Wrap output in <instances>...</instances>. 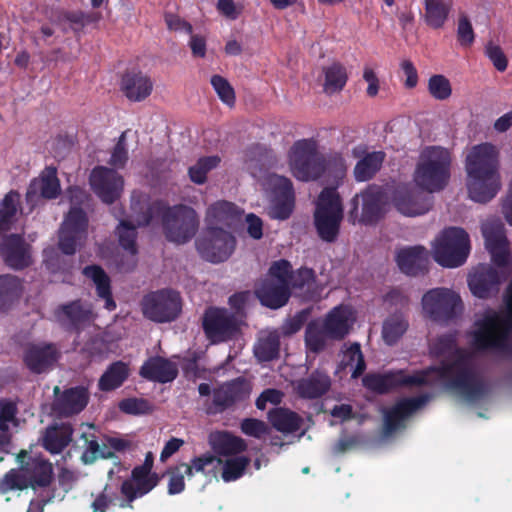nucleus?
Listing matches in <instances>:
<instances>
[{
    "instance_id": "f257e3e1",
    "label": "nucleus",
    "mask_w": 512,
    "mask_h": 512,
    "mask_svg": "<svg viewBox=\"0 0 512 512\" xmlns=\"http://www.w3.org/2000/svg\"><path fill=\"white\" fill-rule=\"evenodd\" d=\"M431 375L445 381L448 388L459 392L468 401H479L487 394L485 381L476 374L470 358L460 349H456L455 359L442 361L438 366H430L412 374H406L404 370L366 374L362 378V385L375 394L385 395L399 387L431 385Z\"/></svg>"
},
{
    "instance_id": "f03ea898",
    "label": "nucleus",
    "mask_w": 512,
    "mask_h": 512,
    "mask_svg": "<svg viewBox=\"0 0 512 512\" xmlns=\"http://www.w3.org/2000/svg\"><path fill=\"white\" fill-rule=\"evenodd\" d=\"M499 152L491 143L475 145L466 157L467 190L471 200L487 203L499 189Z\"/></svg>"
},
{
    "instance_id": "7ed1b4c3",
    "label": "nucleus",
    "mask_w": 512,
    "mask_h": 512,
    "mask_svg": "<svg viewBox=\"0 0 512 512\" xmlns=\"http://www.w3.org/2000/svg\"><path fill=\"white\" fill-rule=\"evenodd\" d=\"M154 222H160L165 239L177 245L186 244L194 238L200 225L193 207L184 204L169 206L162 200L151 202L137 216L138 226H147Z\"/></svg>"
},
{
    "instance_id": "20e7f679",
    "label": "nucleus",
    "mask_w": 512,
    "mask_h": 512,
    "mask_svg": "<svg viewBox=\"0 0 512 512\" xmlns=\"http://www.w3.org/2000/svg\"><path fill=\"white\" fill-rule=\"evenodd\" d=\"M506 309L502 315L496 311H488L474 323L472 344L478 352H507L510 350L509 334L512 327V280L506 289Z\"/></svg>"
},
{
    "instance_id": "39448f33",
    "label": "nucleus",
    "mask_w": 512,
    "mask_h": 512,
    "mask_svg": "<svg viewBox=\"0 0 512 512\" xmlns=\"http://www.w3.org/2000/svg\"><path fill=\"white\" fill-rule=\"evenodd\" d=\"M449 151L438 146L426 147L420 153L414 169L413 181L416 187L428 193H437L447 187L450 178Z\"/></svg>"
},
{
    "instance_id": "423d86ee",
    "label": "nucleus",
    "mask_w": 512,
    "mask_h": 512,
    "mask_svg": "<svg viewBox=\"0 0 512 512\" xmlns=\"http://www.w3.org/2000/svg\"><path fill=\"white\" fill-rule=\"evenodd\" d=\"M343 221V203L337 188L325 187L318 196L313 212V226L319 239L327 244L337 241Z\"/></svg>"
},
{
    "instance_id": "0eeeda50",
    "label": "nucleus",
    "mask_w": 512,
    "mask_h": 512,
    "mask_svg": "<svg viewBox=\"0 0 512 512\" xmlns=\"http://www.w3.org/2000/svg\"><path fill=\"white\" fill-rule=\"evenodd\" d=\"M69 193L72 206L60 228L58 245L66 255H74L77 247L86 239L89 220L82 206L89 200V195L78 187L70 188Z\"/></svg>"
},
{
    "instance_id": "6e6552de",
    "label": "nucleus",
    "mask_w": 512,
    "mask_h": 512,
    "mask_svg": "<svg viewBox=\"0 0 512 512\" xmlns=\"http://www.w3.org/2000/svg\"><path fill=\"white\" fill-rule=\"evenodd\" d=\"M469 249V236L463 228H444L436 238L432 257L443 267L456 268L466 262Z\"/></svg>"
},
{
    "instance_id": "1a4fd4ad",
    "label": "nucleus",
    "mask_w": 512,
    "mask_h": 512,
    "mask_svg": "<svg viewBox=\"0 0 512 512\" xmlns=\"http://www.w3.org/2000/svg\"><path fill=\"white\" fill-rule=\"evenodd\" d=\"M289 167L293 176L302 182L319 179L324 171V160L318 156L317 142L296 140L289 151Z\"/></svg>"
},
{
    "instance_id": "9d476101",
    "label": "nucleus",
    "mask_w": 512,
    "mask_h": 512,
    "mask_svg": "<svg viewBox=\"0 0 512 512\" xmlns=\"http://www.w3.org/2000/svg\"><path fill=\"white\" fill-rule=\"evenodd\" d=\"M140 307L146 319L154 323H170L182 312V299L175 290H156L143 297Z\"/></svg>"
},
{
    "instance_id": "9b49d317",
    "label": "nucleus",
    "mask_w": 512,
    "mask_h": 512,
    "mask_svg": "<svg viewBox=\"0 0 512 512\" xmlns=\"http://www.w3.org/2000/svg\"><path fill=\"white\" fill-rule=\"evenodd\" d=\"M241 318L224 307H208L202 316V330L211 343H225L240 333Z\"/></svg>"
},
{
    "instance_id": "f8f14e48",
    "label": "nucleus",
    "mask_w": 512,
    "mask_h": 512,
    "mask_svg": "<svg viewBox=\"0 0 512 512\" xmlns=\"http://www.w3.org/2000/svg\"><path fill=\"white\" fill-rule=\"evenodd\" d=\"M197 253L202 259L213 264L227 261L235 249V238L225 229L212 227L203 229L200 237L196 238Z\"/></svg>"
},
{
    "instance_id": "ddd939ff",
    "label": "nucleus",
    "mask_w": 512,
    "mask_h": 512,
    "mask_svg": "<svg viewBox=\"0 0 512 512\" xmlns=\"http://www.w3.org/2000/svg\"><path fill=\"white\" fill-rule=\"evenodd\" d=\"M423 310L431 320L448 322L457 317L462 310V300L453 290L435 288L424 294Z\"/></svg>"
},
{
    "instance_id": "4468645a",
    "label": "nucleus",
    "mask_w": 512,
    "mask_h": 512,
    "mask_svg": "<svg viewBox=\"0 0 512 512\" xmlns=\"http://www.w3.org/2000/svg\"><path fill=\"white\" fill-rule=\"evenodd\" d=\"M267 184L270 192L268 208L270 219H289L295 207L293 182L285 176L271 174L268 176Z\"/></svg>"
},
{
    "instance_id": "2eb2a0df",
    "label": "nucleus",
    "mask_w": 512,
    "mask_h": 512,
    "mask_svg": "<svg viewBox=\"0 0 512 512\" xmlns=\"http://www.w3.org/2000/svg\"><path fill=\"white\" fill-rule=\"evenodd\" d=\"M383 193L379 187L369 186L350 200L349 219L366 225L379 222L382 217Z\"/></svg>"
},
{
    "instance_id": "dca6fc26",
    "label": "nucleus",
    "mask_w": 512,
    "mask_h": 512,
    "mask_svg": "<svg viewBox=\"0 0 512 512\" xmlns=\"http://www.w3.org/2000/svg\"><path fill=\"white\" fill-rule=\"evenodd\" d=\"M430 194L417 186L401 184L394 189L392 203L402 215L416 217L430 211L432 207Z\"/></svg>"
},
{
    "instance_id": "f3484780",
    "label": "nucleus",
    "mask_w": 512,
    "mask_h": 512,
    "mask_svg": "<svg viewBox=\"0 0 512 512\" xmlns=\"http://www.w3.org/2000/svg\"><path fill=\"white\" fill-rule=\"evenodd\" d=\"M160 479L161 476L157 472H152L151 469L133 467L131 478L121 482L120 493L124 501L120 503V507L133 509V502L156 488Z\"/></svg>"
},
{
    "instance_id": "a211bd4d",
    "label": "nucleus",
    "mask_w": 512,
    "mask_h": 512,
    "mask_svg": "<svg viewBox=\"0 0 512 512\" xmlns=\"http://www.w3.org/2000/svg\"><path fill=\"white\" fill-rule=\"evenodd\" d=\"M251 392L250 384L244 377L234 378L213 389L212 404L207 407L208 415L220 414L238 402L246 400Z\"/></svg>"
},
{
    "instance_id": "6ab92c4d",
    "label": "nucleus",
    "mask_w": 512,
    "mask_h": 512,
    "mask_svg": "<svg viewBox=\"0 0 512 512\" xmlns=\"http://www.w3.org/2000/svg\"><path fill=\"white\" fill-rule=\"evenodd\" d=\"M61 193L60 181L57 168L47 166L41 171L40 176L29 182L26 192V203L29 213L38 207L42 200H53Z\"/></svg>"
},
{
    "instance_id": "aec40b11",
    "label": "nucleus",
    "mask_w": 512,
    "mask_h": 512,
    "mask_svg": "<svg viewBox=\"0 0 512 512\" xmlns=\"http://www.w3.org/2000/svg\"><path fill=\"white\" fill-rule=\"evenodd\" d=\"M90 186L102 202L112 204L121 196L123 178L113 168L96 166L90 174Z\"/></svg>"
},
{
    "instance_id": "412c9836",
    "label": "nucleus",
    "mask_w": 512,
    "mask_h": 512,
    "mask_svg": "<svg viewBox=\"0 0 512 512\" xmlns=\"http://www.w3.org/2000/svg\"><path fill=\"white\" fill-rule=\"evenodd\" d=\"M481 233L485 239L486 249L491 254L493 264L498 267L509 265V244L505 236L503 222L500 220L486 221L481 225Z\"/></svg>"
},
{
    "instance_id": "4be33fe9",
    "label": "nucleus",
    "mask_w": 512,
    "mask_h": 512,
    "mask_svg": "<svg viewBox=\"0 0 512 512\" xmlns=\"http://www.w3.org/2000/svg\"><path fill=\"white\" fill-rule=\"evenodd\" d=\"M59 359L54 343H29L23 350V364L35 375L49 371Z\"/></svg>"
},
{
    "instance_id": "5701e85b",
    "label": "nucleus",
    "mask_w": 512,
    "mask_h": 512,
    "mask_svg": "<svg viewBox=\"0 0 512 512\" xmlns=\"http://www.w3.org/2000/svg\"><path fill=\"white\" fill-rule=\"evenodd\" d=\"M430 394H420L403 398L384 413V432L390 435L402 426V423L430 401Z\"/></svg>"
},
{
    "instance_id": "b1692460",
    "label": "nucleus",
    "mask_w": 512,
    "mask_h": 512,
    "mask_svg": "<svg viewBox=\"0 0 512 512\" xmlns=\"http://www.w3.org/2000/svg\"><path fill=\"white\" fill-rule=\"evenodd\" d=\"M0 254L5 265L15 271H22L33 262L30 245L16 233L4 236L0 243Z\"/></svg>"
},
{
    "instance_id": "393cba45",
    "label": "nucleus",
    "mask_w": 512,
    "mask_h": 512,
    "mask_svg": "<svg viewBox=\"0 0 512 512\" xmlns=\"http://www.w3.org/2000/svg\"><path fill=\"white\" fill-rule=\"evenodd\" d=\"M73 431L71 422L63 420L53 421L42 433L41 447L53 455H58L70 445Z\"/></svg>"
},
{
    "instance_id": "a878e982",
    "label": "nucleus",
    "mask_w": 512,
    "mask_h": 512,
    "mask_svg": "<svg viewBox=\"0 0 512 512\" xmlns=\"http://www.w3.org/2000/svg\"><path fill=\"white\" fill-rule=\"evenodd\" d=\"M91 311L82 300H72L54 310V318L66 331L79 333L83 324L90 321Z\"/></svg>"
},
{
    "instance_id": "bb28decb",
    "label": "nucleus",
    "mask_w": 512,
    "mask_h": 512,
    "mask_svg": "<svg viewBox=\"0 0 512 512\" xmlns=\"http://www.w3.org/2000/svg\"><path fill=\"white\" fill-rule=\"evenodd\" d=\"M395 261L399 270L405 275H423L429 265V253L420 245L401 248L395 256Z\"/></svg>"
},
{
    "instance_id": "cd10ccee",
    "label": "nucleus",
    "mask_w": 512,
    "mask_h": 512,
    "mask_svg": "<svg viewBox=\"0 0 512 512\" xmlns=\"http://www.w3.org/2000/svg\"><path fill=\"white\" fill-rule=\"evenodd\" d=\"M120 89L132 102H141L152 93L153 82L150 77L138 70H128L122 74Z\"/></svg>"
},
{
    "instance_id": "c85d7f7f",
    "label": "nucleus",
    "mask_w": 512,
    "mask_h": 512,
    "mask_svg": "<svg viewBox=\"0 0 512 512\" xmlns=\"http://www.w3.org/2000/svg\"><path fill=\"white\" fill-rule=\"evenodd\" d=\"M139 375L148 381L166 384L177 378L178 368L176 363L167 358L153 356L141 365Z\"/></svg>"
},
{
    "instance_id": "c756f323",
    "label": "nucleus",
    "mask_w": 512,
    "mask_h": 512,
    "mask_svg": "<svg viewBox=\"0 0 512 512\" xmlns=\"http://www.w3.org/2000/svg\"><path fill=\"white\" fill-rule=\"evenodd\" d=\"M89 402V392L82 386L66 389L53 402V411L58 416H73L81 413Z\"/></svg>"
},
{
    "instance_id": "7c9ffc66",
    "label": "nucleus",
    "mask_w": 512,
    "mask_h": 512,
    "mask_svg": "<svg viewBox=\"0 0 512 512\" xmlns=\"http://www.w3.org/2000/svg\"><path fill=\"white\" fill-rule=\"evenodd\" d=\"M319 323L332 336V341H341L350 333L353 325L352 311L350 307L344 305L333 307L323 322Z\"/></svg>"
},
{
    "instance_id": "2f4dec72",
    "label": "nucleus",
    "mask_w": 512,
    "mask_h": 512,
    "mask_svg": "<svg viewBox=\"0 0 512 512\" xmlns=\"http://www.w3.org/2000/svg\"><path fill=\"white\" fill-rule=\"evenodd\" d=\"M500 282L501 276L496 268L482 265L469 276L468 286L474 296L486 299L493 291H498Z\"/></svg>"
},
{
    "instance_id": "473e14b6",
    "label": "nucleus",
    "mask_w": 512,
    "mask_h": 512,
    "mask_svg": "<svg viewBox=\"0 0 512 512\" xmlns=\"http://www.w3.org/2000/svg\"><path fill=\"white\" fill-rule=\"evenodd\" d=\"M240 219V210L236 204L221 200L207 208L206 228L223 229L231 228Z\"/></svg>"
},
{
    "instance_id": "72a5a7b5",
    "label": "nucleus",
    "mask_w": 512,
    "mask_h": 512,
    "mask_svg": "<svg viewBox=\"0 0 512 512\" xmlns=\"http://www.w3.org/2000/svg\"><path fill=\"white\" fill-rule=\"evenodd\" d=\"M354 156L358 158L354 167V177L356 182H368L372 180L377 172L381 170L382 164L386 160V153L382 150L366 152L362 154L354 149Z\"/></svg>"
},
{
    "instance_id": "f704fd0d",
    "label": "nucleus",
    "mask_w": 512,
    "mask_h": 512,
    "mask_svg": "<svg viewBox=\"0 0 512 512\" xmlns=\"http://www.w3.org/2000/svg\"><path fill=\"white\" fill-rule=\"evenodd\" d=\"M290 293L289 285L272 280H262L256 289V297L261 304L274 310L287 304Z\"/></svg>"
},
{
    "instance_id": "c9c22d12",
    "label": "nucleus",
    "mask_w": 512,
    "mask_h": 512,
    "mask_svg": "<svg viewBox=\"0 0 512 512\" xmlns=\"http://www.w3.org/2000/svg\"><path fill=\"white\" fill-rule=\"evenodd\" d=\"M83 275L94 282L97 297L104 300V307H106L108 311L115 310L116 303L111 293L110 278L103 268L97 264L85 266Z\"/></svg>"
},
{
    "instance_id": "e433bc0d",
    "label": "nucleus",
    "mask_w": 512,
    "mask_h": 512,
    "mask_svg": "<svg viewBox=\"0 0 512 512\" xmlns=\"http://www.w3.org/2000/svg\"><path fill=\"white\" fill-rule=\"evenodd\" d=\"M24 471L27 473L28 483L31 488H46L52 483L53 466L48 460L41 457L30 458Z\"/></svg>"
},
{
    "instance_id": "4c0bfd02",
    "label": "nucleus",
    "mask_w": 512,
    "mask_h": 512,
    "mask_svg": "<svg viewBox=\"0 0 512 512\" xmlns=\"http://www.w3.org/2000/svg\"><path fill=\"white\" fill-rule=\"evenodd\" d=\"M211 444L213 451L219 456L238 457L247 449L245 440L239 436H234L228 431H219L212 435Z\"/></svg>"
},
{
    "instance_id": "58836bf2",
    "label": "nucleus",
    "mask_w": 512,
    "mask_h": 512,
    "mask_svg": "<svg viewBox=\"0 0 512 512\" xmlns=\"http://www.w3.org/2000/svg\"><path fill=\"white\" fill-rule=\"evenodd\" d=\"M331 387V379L327 374L318 370L302 378L298 384V393L301 398L313 400L326 394Z\"/></svg>"
},
{
    "instance_id": "ea45409f",
    "label": "nucleus",
    "mask_w": 512,
    "mask_h": 512,
    "mask_svg": "<svg viewBox=\"0 0 512 512\" xmlns=\"http://www.w3.org/2000/svg\"><path fill=\"white\" fill-rule=\"evenodd\" d=\"M129 376V367L127 363L115 361L109 364L108 368L98 379V390L109 392L119 389L126 382Z\"/></svg>"
},
{
    "instance_id": "a19ab883",
    "label": "nucleus",
    "mask_w": 512,
    "mask_h": 512,
    "mask_svg": "<svg viewBox=\"0 0 512 512\" xmlns=\"http://www.w3.org/2000/svg\"><path fill=\"white\" fill-rule=\"evenodd\" d=\"M268 420L276 431L294 433L300 430L302 419L299 414L286 408H275L268 413Z\"/></svg>"
},
{
    "instance_id": "79ce46f5",
    "label": "nucleus",
    "mask_w": 512,
    "mask_h": 512,
    "mask_svg": "<svg viewBox=\"0 0 512 512\" xmlns=\"http://www.w3.org/2000/svg\"><path fill=\"white\" fill-rule=\"evenodd\" d=\"M451 6L445 0H424V22L432 29H441L448 21Z\"/></svg>"
},
{
    "instance_id": "37998d69",
    "label": "nucleus",
    "mask_w": 512,
    "mask_h": 512,
    "mask_svg": "<svg viewBox=\"0 0 512 512\" xmlns=\"http://www.w3.org/2000/svg\"><path fill=\"white\" fill-rule=\"evenodd\" d=\"M281 340L277 331L268 332L258 337L254 346V354L258 361L269 362L277 359Z\"/></svg>"
},
{
    "instance_id": "c03bdc74",
    "label": "nucleus",
    "mask_w": 512,
    "mask_h": 512,
    "mask_svg": "<svg viewBox=\"0 0 512 512\" xmlns=\"http://www.w3.org/2000/svg\"><path fill=\"white\" fill-rule=\"evenodd\" d=\"M332 341V336L326 329L320 326V322L312 321L307 324L305 331V345L312 353H321L327 347V342Z\"/></svg>"
},
{
    "instance_id": "a18cd8bd",
    "label": "nucleus",
    "mask_w": 512,
    "mask_h": 512,
    "mask_svg": "<svg viewBox=\"0 0 512 512\" xmlns=\"http://www.w3.org/2000/svg\"><path fill=\"white\" fill-rule=\"evenodd\" d=\"M324 92L335 94L342 91L347 82L346 68L340 62H332L330 66L324 67Z\"/></svg>"
},
{
    "instance_id": "49530a36",
    "label": "nucleus",
    "mask_w": 512,
    "mask_h": 512,
    "mask_svg": "<svg viewBox=\"0 0 512 512\" xmlns=\"http://www.w3.org/2000/svg\"><path fill=\"white\" fill-rule=\"evenodd\" d=\"M339 367L340 369L354 367L351 373V377L354 379L363 375L367 366L365 365L361 345L358 342L351 343L350 346L345 349Z\"/></svg>"
},
{
    "instance_id": "de8ad7c7",
    "label": "nucleus",
    "mask_w": 512,
    "mask_h": 512,
    "mask_svg": "<svg viewBox=\"0 0 512 512\" xmlns=\"http://www.w3.org/2000/svg\"><path fill=\"white\" fill-rule=\"evenodd\" d=\"M21 292V280L10 274L0 275V311L7 309Z\"/></svg>"
},
{
    "instance_id": "09e8293b",
    "label": "nucleus",
    "mask_w": 512,
    "mask_h": 512,
    "mask_svg": "<svg viewBox=\"0 0 512 512\" xmlns=\"http://www.w3.org/2000/svg\"><path fill=\"white\" fill-rule=\"evenodd\" d=\"M408 322L404 315L393 314L382 324V338L388 345H394L406 333Z\"/></svg>"
},
{
    "instance_id": "8fccbe9b",
    "label": "nucleus",
    "mask_w": 512,
    "mask_h": 512,
    "mask_svg": "<svg viewBox=\"0 0 512 512\" xmlns=\"http://www.w3.org/2000/svg\"><path fill=\"white\" fill-rule=\"evenodd\" d=\"M220 163L218 156H205L198 159L194 166L189 167L188 175L190 181L195 184H203L207 181V174Z\"/></svg>"
},
{
    "instance_id": "3c124183",
    "label": "nucleus",
    "mask_w": 512,
    "mask_h": 512,
    "mask_svg": "<svg viewBox=\"0 0 512 512\" xmlns=\"http://www.w3.org/2000/svg\"><path fill=\"white\" fill-rule=\"evenodd\" d=\"M250 459L246 456H234L227 459L222 466L221 478L225 482H232L243 476Z\"/></svg>"
},
{
    "instance_id": "603ef678",
    "label": "nucleus",
    "mask_w": 512,
    "mask_h": 512,
    "mask_svg": "<svg viewBox=\"0 0 512 512\" xmlns=\"http://www.w3.org/2000/svg\"><path fill=\"white\" fill-rule=\"evenodd\" d=\"M315 286V272L311 268L302 267L292 274L289 280L290 291L310 292Z\"/></svg>"
},
{
    "instance_id": "864d4df0",
    "label": "nucleus",
    "mask_w": 512,
    "mask_h": 512,
    "mask_svg": "<svg viewBox=\"0 0 512 512\" xmlns=\"http://www.w3.org/2000/svg\"><path fill=\"white\" fill-rule=\"evenodd\" d=\"M116 234L119 237V244L123 250L131 255H135L138 252L136 248V226L128 220H121L116 228Z\"/></svg>"
},
{
    "instance_id": "5fc2aeb1",
    "label": "nucleus",
    "mask_w": 512,
    "mask_h": 512,
    "mask_svg": "<svg viewBox=\"0 0 512 512\" xmlns=\"http://www.w3.org/2000/svg\"><path fill=\"white\" fill-rule=\"evenodd\" d=\"M428 91L432 98L443 101L450 98L453 88H451L448 78L441 74H435L429 78Z\"/></svg>"
},
{
    "instance_id": "6e6d98bb",
    "label": "nucleus",
    "mask_w": 512,
    "mask_h": 512,
    "mask_svg": "<svg viewBox=\"0 0 512 512\" xmlns=\"http://www.w3.org/2000/svg\"><path fill=\"white\" fill-rule=\"evenodd\" d=\"M294 270L287 259H280L270 265L268 276L263 281H273L289 285Z\"/></svg>"
},
{
    "instance_id": "4d7b16f0",
    "label": "nucleus",
    "mask_w": 512,
    "mask_h": 512,
    "mask_svg": "<svg viewBox=\"0 0 512 512\" xmlns=\"http://www.w3.org/2000/svg\"><path fill=\"white\" fill-rule=\"evenodd\" d=\"M27 477L20 471L11 469L0 479V493L23 490L29 487Z\"/></svg>"
},
{
    "instance_id": "13d9d810",
    "label": "nucleus",
    "mask_w": 512,
    "mask_h": 512,
    "mask_svg": "<svg viewBox=\"0 0 512 512\" xmlns=\"http://www.w3.org/2000/svg\"><path fill=\"white\" fill-rule=\"evenodd\" d=\"M211 84L221 102L228 107H233L235 104V93L231 83L220 75H213Z\"/></svg>"
},
{
    "instance_id": "bf43d9fd",
    "label": "nucleus",
    "mask_w": 512,
    "mask_h": 512,
    "mask_svg": "<svg viewBox=\"0 0 512 512\" xmlns=\"http://www.w3.org/2000/svg\"><path fill=\"white\" fill-rule=\"evenodd\" d=\"M126 135L127 131H124L120 134L118 141H116V144L113 148L112 155H110L108 163L113 167V169H123L126 167L128 161Z\"/></svg>"
},
{
    "instance_id": "052dcab7",
    "label": "nucleus",
    "mask_w": 512,
    "mask_h": 512,
    "mask_svg": "<svg viewBox=\"0 0 512 512\" xmlns=\"http://www.w3.org/2000/svg\"><path fill=\"white\" fill-rule=\"evenodd\" d=\"M119 410L127 415L139 416L152 411V405L143 398H126L119 402Z\"/></svg>"
},
{
    "instance_id": "680f3d73",
    "label": "nucleus",
    "mask_w": 512,
    "mask_h": 512,
    "mask_svg": "<svg viewBox=\"0 0 512 512\" xmlns=\"http://www.w3.org/2000/svg\"><path fill=\"white\" fill-rule=\"evenodd\" d=\"M456 348V336L454 333H447L436 337L431 342L430 352L436 357H442Z\"/></svg>"
},
{
    "instance_id": "e2e57ef3",
    "label": "nucleus",
    "mask_w": 512,
    "mask_h": 512,
    "mask_svg": "<svg viewBox=\"0 0 512 512\" xmlns=\"http://www.w3.org/2000/svg\"><path fill=\"white\" fill-rule=\"evenodd\" d=\"M240 431L246 436L261 439L264 435L268 434L269 427L263 420L245 418L240 422Z\"/></svg>"
},
{
    "instance_id": "0e129e2a",
    "label": "nucleus",
    "mask_w": 512,
    "mask_h": 512,
    "mask_svg": "<svg viewBox=\"0 0 512 512\" xmlns=\"http://www.w3.org/2000/svg\"><path fill=\"white\" fill-rule=\"evenodd\" d=\"M485 55L490 59L493 67H495L499 72H504L506 70L507 57L500 46L494 45L492 41L488 42L485 46Z\"/></svg>"
},
{
    "instance_id": "69168bd1",
    "label": "nucleus",
    "mask_w": 512,
    "mask_h": 512,
    "mask_svg": "<svg viewBox=\"0 0 512 512\" xmlns=\"http://www.w3.org/2000/svg\"><path fill=\"white\" fill-rule=\"evenodd\" d=\"M251 293L249 290L239 291L228 297V305L231 307V312L236 314L237 317H245V307L249 302Z\"/></svg>"
},
{
    "instance_id": "338daca9",
    "label": "nucleus",
    "mask_w": 512,
    "mask_h": 512,
    "mask_svg": "<svg viewBox=\"0 0 512 512\" xmlns=\"http://www.w3.org/2000/svg\"><path fill=\"white\" fill-rule=\"evenodd\" d=\"M164 21L166 28L170 31L184 32L188 35L193 34V26L175 13L165 12Z\"/></svg>"
},
{
    "instance_id": "774afa93",
    "label": "nucleus",
    "mask_w": 512,
    "mask_h": 512,
    "mask_svg": "<svg viewBox=\"0 0 512 512\" xmlns=\"http://www.w3.org/2000/svg\"><path fill=\"white\" fill-rule=\"evenodd\" d=\"M457 41L463 47H470L474 42V30L467 16H461L457 24Z\"/></svg>"
}]
</instances>
